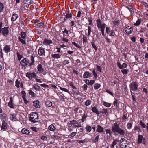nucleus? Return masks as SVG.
I'll list each match as a JSON object with an SVG mask.
<instances>
[{
  "label": "nucleus",
  "mask_w": 148,
  "mask_h": 148,
  "mask_svg": "<svg viewBox=\"0 0 148 148\" xmlns=\"http://www.w3.org/2000/svg\"><path fill=\"white\" fill-rule=\"evenodd\" d=\"M69 63V60H65L63 62V64L64 65H65L66 64H68Z\"/></svg>",
  "instance_id": "obj_64"
},
{
  "label": "nucleus",
  "mask_w": 148,
  "mask_h": 148,
  "mask_svg": "<svg viewBox=\"0 0 148 148\" xmlns=\"http://www.w3.org/2000/svg\"><path fill=\"white\" fill-rule=\"evenodd\" d=\"M140 125L141 126L144 128H145L146 126L145 125L144 123L143 122L141 121H140Z\"/></svg>",
  "instance_id": "obj_59"
},
{
  "label": "nucleus",
  "mask_w": 148,
  "mask_h": 148,
  "mask_svg": "<svg viewBox=\"0 0 148 148\" xmlns=\"http://www.w3.org/2000/svg\"><path fill=\"white\" fill-rule=\"evenodd\" d=\"M33 88L36 90H38L40 88V87L38 85L34 84L33 86Z\"/></svg>",
  "instance_id": "obj_43"
},
{
  "label": "nucleus",
  "mask_w": 148,
  "mask_h": 148,
  "mask_svg": "<svg viewBox=\"0 0 148 148\" xmlns=\"http://www.w3.org/2000/svg\"><path fill=\"white\" fill-rule=\"evenodd\" d=\"M87 117V114H85L83 116L81 121L82 122H84V121L85 120Z\"/></svg>",
  "instance_id": "obj_36"
},
{
  "label": "nucleus",
  "mask_w": 148,
  "mask_h": 148,
  "mask_svg": "<svg viewBox=\"0 0 148 148\" xmlns=\"http://www.w3.org/2000/svg\"><path fill=\"white\" fill-rule=\"evenodd\" d=\"M91 103V101L88 100H87L85 103V105L86 106L90 105Z\"/></svg>",
  "instance_id": "obj_45"
},
{
  "label": "nucleus",
  "mask_w": 148,
  "mask_h": 148,
  "mask_svg": "<svg viewBox=\"0 0 148 148\" xmlns=\"http://www.w3.org/2000/svg\"><path fill=\"white\" fill-rule=\"evenodd\" d=\"M98 28L100 27V26L102 25V24H101V21L100 19H97L96 20Z\"/></svg>",
  "instance_id": "obj_32"
},
{
  "label": "nucleus",
  "mask_w": 148,
  "mask_h": 148,
  "mask_svg": "<svg viewBox=\"0 0 148 148\" xmlns=\"http://www.w3.org/2000/svg\"><path fill=\"white\" fill-rule=\"evenodd\" d=\"M29 94L31 95L33 97H34L35 95H36L35 93L34 92H33L31 90H30L29 91Z\"/></svg>",
  "instance_id": "obj_54"
},
{
  "label": "nucleus",
  "mask_w": 148,
  "mask_h": 148,
  "mask_svg": "<svg viewBox=\"0 0 148 148\" xmlns=\"http://www.w3.org/2000/svg\"><path fill=\"white\" fill-rule=\"evenodd\" d=\"M8 106L11 108H14L13 100L12 97H11L10 98V101L8 103Z\"/></svg>",
  "instance_id": "obj_11"
},
{
  "label": "nucleus",
  "mask_w": 148,
  "mask_h": 148,
  "mask_svg": "<svg viewBox=\"0 0 148 148\" xmlns=\"http://www.w3.org/2000/svg\"><path fill=\"white\" fill-rule=\"evenodd\" d=\"M89 140L87 138H85V139L83 140H77V141L78 142V143L79 144H81V143H85L87 142Z\"/></svg>",
  "instance_id": "obj_30"
},
{
  "label": "nucleus",
  "mask_w": 148,
  "mask_h": 148,
  "mask_svg": "<svg viewBox=\"0 0 148 148\" xmlns=\"http://www.w3.org/2000/svg\"><path fill=\"white\" fill-rule=\"evenodd\" d=\"M127 70L125 69H123L121 71L123 74H126L127 73Z\"/></svg>",
  "instance_id": "obj_52"
},
{
  "label": "nucleus",
  "mask_w": 148,
  "mask_h": 148,
  "mask_svg": "<svg viewBox=\"0 0 148 148\" xmlns=\"http://www.w3.org/2000/svg\"><path fill=\"white\" fill-rule=\"evenodd\" d=\"M100 112L102 114H106L107 112V110L106 109H103Z\"/></svg>",
  "instance_id": "obj_50"
},
{
  "label": "nucleus",
  "mask_w": 148,
  "mask_h": 148,
  "mask_svg": "<svg viewBox=\"0 0 148 148\" xmlns=\"http://www.w3.org/2000/svg\"><path fill=\"white\" fill-rule=\"evenodd\" d=\"M52 42L51 40L46 39H44L43 44L45 45H48L52 43Z\"/></svg>",
  "instance_id": "obj_12"
},
{
  "label": "nucleus",
  "mask_w": 148,
  "mask_h": 148,
  "mask_svg": "<svg viewBox=\"0 0 148 148\" xmlns=\"http://www.w3.org/2000/svg\"><path fill=\"white\" fill-rule=\"evenodd\" d=\"M21 132L23 134L28 135L29 134L30 132L29 130L27 129L23 128Z\"/></svg>",
  "instance_id": "obj_22"
},
{
  "label": "nucleus",
  "mask_w": 148,
  "mask_h": 148,
  "mask_svg": "<svg viewBox=\"0 0 148 148\" xmlns=\"http://www.w3.org/2000/svg\"><path fill=\"white\" fill-rule=\"evenodd\" d=\"M99 136L97 135L95 137V139H94V142L95 143L97 142L99 140Z\"/></svg>",
  "instance_id": "obj_60"
},
{
  "label": "nucleus",
  "mask_w": 148,
  "mask_h": 148,
  "mask_svg": "<svg viewBox=\"0 0 148 148\" xmlns=\"http://www.w3.org/2000/svg\"><path fill=\"white\" fill-rule=\"evenodd\" d=\"M133 29L130 27L129 26L126 27L125 28V31L126 33L128 34H131L132 32Z\"/></svg>",
  "instance_id": "obj_7"
},
{
  "label": "nucleus",
  "mask_w": 148,
  "mask_h": 148,
  "mask_svg": "<svg viewBox=\"0 0 148 148\" xmlns=\"http://www.w3.org/2000/svg\"><path fill=\"white\" fill-rule=\"evenodd\" d=\"M20 82L18 80H16V86L18 88L19 87Z\"/></svg>",
  "instance_id": "obj_53"
},
{
  "label": "nucleus",
  "mask_w": 148,
  "mask_h": 148,
  "mask_svg": "<svg viewBox=\"0 0 148 148\" xmlns=\"http://www.w3.org/2000/svg\"><path fill=\"white\" fill-rule=\"evenodd\" d=\"M88 42L87 38L84 35H83V42L84 44H86Z\"/></svg>",
  "instance_id": "obj_34"
},
{
  "label": "nucleus",
  "mask_w": 148,
  "mask_h": 148,
  "mask_svg": "<svg viewBox=\"0 0 148 148\" xmlns=\"http://www.w3.org/2000/svg\"><path fill=\"white\" fill-rule=\"evenodd\" d=\"M26 76L28 77L30 79H32L33 77L36 78V75L34 72L31 73V72H27L26 75Z\"/></svg>",
  "instance_id": "obj_4"
},
{
  "label": "nucleus",
  "mask_w": 148,
  "mask_h": 148,
  "mask_svg": "<svg viewBox=\"0 0 148 148\" xmlns=\"http://www.w3.org/2000/svg\"><path fill=\"white\" fill-rule=\"evenodd\" d=\"M16 54L17 55V56L18 57V60H19L20 61L21 60V59L22 58V56L21 55H20V54L19 52L18 51H17L16 52Z\"/></svg>",
  "instance_id": "obj_39"
},
{
  "label": "nucleus",
  "mask_w": 148,
  "mask_h": 148,
  "mask_svg": "<svg viewBox=\"0 0 148 148\" xmlns=\"http://www.w3.org/2000/svg\"><path fill=\"white\" fill-rule=\"evenodd\" d=\"M121 142H123V143H124V145H125V147L127 146V140L123 138H122L121 140Z\"/></svg>",
  "instance_id": "obj_33"
},
{
  "label": "nucleus",
  "mask_w": 148,
  "mask_h": 148,
  "mask_svg": "<svg viewBox=\"0 0 148 148\" xmlns=\"http://www.w3.org/2000/svg\"><path fill=\"white\" fill-rule=\"evenodd\" d=\"M48 128L50 130L53 132L54 131L56 130V127L53 124H51L49 126Z\"/></svg>",
  "instance_id": "obj_21"
},
{
  "label": "nucleus",
  "mask_w": 148,
  "mask_h": 148,
  "mask_svg": "<svg viewBox=\"0 0 148 148\" xmlns=\"http://www.w3.org/2000/svg\"><path fill=\"white\" fill-rule=\"evenodd\" d=\"M91 45L92 47L95 50H97V48L96 47L95 45L93 42H91Z\"/></svg>",
  "instance_id": "obj_55"
},
{
  "label": "nucleus",
  "mask_w": 148,
  "mask_h": 148,
  "mask_svg": "<svg viewBox=\"0 0 148 148\" xmlns=\"http://www.w3.org/2000/svg\"><path fill=\"white\" fill-rule=\"evenodd\" d=\"M10 116L12 121H16L17 119L16 114H11Z\"/></svg>",
  "instance_id": "obj_24"
},
{
  "label": "nucleus",
  "mask_w": 148,
  "mask_h": 148,
  "mask_svg": "<svg viewBox=\"0 0 148 148\" xmlns=\"http://www.w3.org/2000/svg\"><path fill=\"white\" fill-rule=\"evenodd\" d=\"M143 136L142 135H139L138 139V144H140L142 142Z\"/></svg>",
  "instance_id": "obj_27"
},
{
  "label": "nucleus",
  "mask_w": 148,
  "mask_h": 148,
  "mask_svg": "<svg viewBox=\"0 0 148 148\" xmlns=\"http://www.w3.org/2000/svg\"><path fill=\"white\" fill-rule=\"evenodd\" d=\"M126 8H127L130 12L131 14L133 13L134 12V9H133L131 5H127L126 7Z\"/></svg>",
  "instance_id": "obj_25"
},
{
  "label": "nucleus",
  "mask_w": 148,
  "mask_h": 148,
  "mask_svg": "<svg viewBox=\"0 0 148 148\" xmlns=\"http://www.w3.org/2000/svg\"><path fill=\"white\" fill-rule=\"evenodd\" d=\"M97 128L96 130V131L99 133H103L104 130L103 128L100 125L97 126Z\"/></svg>",
  "instance_id": "obj_8"
},
{
  "label": "nucleus",
  "mask_w": 148,
  "mask_h": 148,
  "mask_svg": "<svg viewBox=\"0 0 148 148\" xmlns=\"http://www.w3.org/2000/svg\"><path fill=\"white\" fill-rule=\"evenodd\" d=\"M83 89L85 90H87L88 86L86 84H84L83 86Z\"/></svg>",
  "instance_id": "obj_62"
},
{
  "label": "nucleus",
  "mask_w": 148,
  "mask_h": 148,
  "mask_svg": "<svg viewBox=\"0 0 148 148\" xmlns=\"http://www.w3.org/2000/svg\"><path fill=\"white\" fill-rule=\"evenodd\" d=\"M60 89L63 91H64V92H69V90H68L67 89H66L65 88H62V87H60Z\"/></svg>",
  "instance_id": "obj_56"
},
{
  "label": "nucleus",
  "mask_w": 148,
  "mask_h": 148,
  "mask_svg": "<svg viewBox=\"0 0 148 148\" xmlns=\"http://www.w3.org/2000/svg\"><path fill=\"white\" fill-rule=\"evenodd\" d=\"M108 139L110 138L111 136L112 132L110 130L107 129L105 130Z\"/></svg>",
  "instance_id": "obj_14"
},
{
  "label": "nucleus",
  "mask_w": 148,
  "mask_h": 148,
  "mask_svg": "<svg viewBox=\"0 0 148 148\" xmlns=\"http://www.w3.org/2000/svg\"><path fill=\"white\" fill-rule=\"evenodd\" d=\"M115 34L114 30H112L111 31L109 35L110 36H114L115 35Z\"/></svg>",
  "instance_id": "obj_57"
},
{
  "label": "nucleus",
  "mask_w": 148,
  "mask_h": 148,
  "mask_svg": "<svg viewBox=\"0 0 148 148\" xmlns=\"http://www.w3.org/2000/svg\"><path fill=\"white\" fill-rule=\"evenodd\" d=\"M141 23V20L140 19L136 21V23L134 24L135 26H138Z\"/></svg>",
  "instance_id": "obj_44"
},
{
  "label": "nucleus",
  "mask_w": 148,
  "mask_h": 148,
  "mask_svg": "<svg viewBox=\"0 0 148 148\" xmlns=\"http://www.w3.org/2000/svg\"><path fill=\"white\" fill-rule=\"evenodd\" d=\"M72 43L76 47L79 48H81V47L79 45L77 44L76 43L74 42H72Z\"/></svg>",
  "instance_id": "obj_58"
},
{
  "label": "nucleus",
  "mask_w": 148,
  "mask_h": 148,
  "mask_svg": "<svg viewBox=\"0 0 148 148\" xmlns=\"http://www.w3.org/2000/svg\"><path fill=\"white\" fill-rule=\"evenodd\" d=\"M138 86L134 81L132 82L130 85V92L132 91H136L138 90Z\"/></svg>",
  "instance_id": "obj_3"
},
{
  "label": "nucleus",
  "mask_w": 148,
  "mask_h": 148,
  "mask_svg": "<svg viewBox=\"0 0 148 148\" xmlns=\"http://www.w3.org/2000/svg\"><path fill=\"white\" fill-rule=\"evenodd\" d=\"M45 51L44 48H40L38 51V54L40 56L45 55Z\"/></svg>",
  "instance_id": "obj_9"
},
{
  "label": "nucleus",
  "mask_w": 148,
  "mask_h": 148,
  "mask_svg": "<svg viewBox=\"0 0 148 148\" xmlns=\"http://www.w3.org/2000/svg\"><path fill=\"white\" fill-rule=\"evenodd\" d=\"M11 48L10 46L8 45H5L4 48L3 50L6 53H8L11 51Z\"/></svg>",
  "instance_id": "obj_10"
},
{
  "label": "nucleus",
  "mask_w": 148,
  "mask_h": 148,
  "mask_svg": "<svg viewBox=\"0 0 148 148\" xmlns=\"http://www.w3.org/2000/svg\"><path fill=\"white\" fill-rule=\"evenodd\" d=\"M21 36L23 39H24L26 37V33L25 32H22L21 33Z\"/></svg>",
  "instance_id": "obj_38"
},
{
  "label": "nucleus",
  "mask_w": 148,
  "mask_h": 148,
  "mask_svg": "<svg viewBox=\"0 0 148 148\" xmlns=\"http://www.w3.org/2000/svg\"><path fill=\"white\" fill-rule=\"evenodd\" d=\"M92 110L93 112L96 113L98 115L99 114V112L98 110V109L96 107H94L92 108Z\"/></svg>",
  "instance_id": "obj_20"
},
{
  "label": "nucleus",
  "mask_w": 148,
  "mask_h": 148,
  "mask_svg": "<svg viewBox=\"0 0 148 148\" xmlns=\"http://www.w3.org/2000/svg\"><path fill=\"white\" fill-rule=\"evenodd\" d=\"M19 41L21 42L23 44H25L26 42L23 39H22L21 37H19Z\"/></svg>",
  "instance_id": "obj_48"
},
{
  "label": "nucleus",
  "mask_w": 148,
  "mask_h": 148,
  "mask_svg": "<svg viewBox=\"0 0 148 148\" xmlns=\"http://www.w3.org/2000/svg\"><path fill=\"white\" fill-rule=\"evenodd\" d=\"M4 6L3 4L0 2V12L3 11Z\"/></svg>",
  "instance_id": "obj_41"
},
{
  "label": "nucleus",
  "mask_w": 148,
  "mask_h": 148,
  "mask_svg": "<svg viewBox=\"0 0 148 148\" xmlns=\"http://www.w3.org/2000/svg\"><path fill=\"white\" fill-rule=\"evenodd\" d=\"M8 27H4L1 29V31L0 32V33L2 34L3 35L6 36L7 35L9 31L8 30Z\"/></svg>",
  "instance_id": "obj_5"
},
{
  "label": "nucleus",
  "mask_w": 148,
  "mask_h": 148,
  "mask_svg": "<svg viewBox=\"0 0 148 148\" xmlns=\"http://www.w3.org/2000/svg\"><path fill=\"white\" fill-rule=\"evenodd\" d=\"M33 103L34 107L38 108H40L39 101L36 100L35 101H34Z\"/></svg>",
  "instance_id": "obj_19"
},
{
  "label": "nucleus",
  "mask_w": 148,
  "mask_h": 148,
  "mask_svg": "<svg viewBox=\"0 0 148 148\" xmlns=\"http://www.w3.org/2000/svg\"><path fill=\"white\" fill-rule=\"evenodd\" d=\"M106 26V25L105 24H103L102 25L100 26V27L99 28H100L101 29V31L102 32V34L103 36H104V29L105 27Z\"/></svg>",
  "instance_id": "obj_13"
},
{
  "label": "nucleus",
  "mask_w": 148,
  "mask_h": 148,
  "mask_svg": "<svg viewBox=\"0 0 148 148\" xmlns=\"http://www.w3.org/2000/svg\"><path fill=\"white\" fill-rule=\"evenodd\" d=\"M70 124L71 125H74V124H77V121L75 120H73L72 121H70Z\"/></svg>",
  "instance_id": "obj_47"
},
{
  "label": "nucleus",
  "mask_w": 148,
  "mask_h": 148,
  "mask_svg": "<svg viewBox=\"0 0 148 148\" xmlns=\"http://www.w3.org/2000/svg\"><path fill=\"white\" fill-rule=\"evenodd\" d=\"M30 117H29V119L31 121L34 123L37 122V121L34 120L37 119L38 117V114L36 112H32L30 114Z\"/></svg>",
  "instance_id": "obj_2"
},
{
  "label": "nucleus",
  "mask_w": 148,
  "mask_h": 148,
  "mask_svg": "<svg viewBox=\"0 0 148 148\" xmlns=\"http://www.w3.org/2000/svg\"><path fill=\"white\" fill-rule=\"evenodd\" d=\"M111 130L115 135L119 134L120 135H124L125 132L124 130L120 129L119 125L116 122L114 123L112 125Z\"/></svg>",
  "instance_id": "obj_1"
},
{
  "label": "nucleus",
  "mask_w": 148,
  "mask_h": 148,
  "mask_svg": "<svg viewBox=\"0 0 148 148\" xmlns=\"http://www.w3.org/2000/svg\"><path fill=\"white\" fill-rule=\"evenodd\" d=\"M7 124L6 122L3 121L2 122V125L1 127V129L3 131L5 130L7 128Z\"/></svg>",
  "instance_id": "obj_16"
},
{
  "label": "nucleus",
  "mask_w": 148,
  "mask_h": 148,
  "mask_svg": "<svg viewBox=\"0 0 148 148\" xmlns=\"http://www.w3.org/2000/svg\"><path fill=\"white\" fill-rule=\"evenodd\" d=\"M36 25L40 28L44 27V24L42 22L38 23L36 24Z\"/></svg>",
  "instance_id": "obj_31"
},
{
  "label": "nucleus",
  "mask_w": 148,
  "mask_h": 148,
  "mask_svg": "<svg viewBox=\"0 0 148 148\" xmlns=\"http://www.w3.org/2000/svg\"><path fill=\"white\" fill-rule=\"evenodd\" d=\"M37 69L40 73H42L44 70V69L42 68V65L40 64L38 65Z\"/></svg>",
  "instance_id": "obj_23"
},
{
  "label": "nucleus",
  "mask_w": 148,
  "mask_h": 148,
  "mask_svg": "<svg viewBox=\"0 0 148 148\" xmlns=\"http://www.w3.org/2000/svg\"><path fill=\"white\" fill-rule=\"evenodd\" d=\"M45 105L47 106L50 107L52 106V103L51 101L48 100L46 101Z\"/></svg>",
  "instance_id": "obj_28"
},
{
  "label": "nucleus",
  "mask_w": 148,
  "mask_h": 148,
  "mask_svg": "<svg viewBox=\"0 0 148 148\" xmlns=\"http://www.w3.org/2000/svg\"><path fill=\"white\" fill-rule=\"evenodd\" d=\"M72 15L71 13L66 14L65 15L66 18H70L72 17Z\"/></svg>",
  "instance_id": "obj_51"
},
{
  "label": "nucleus",
  "mask_w": 148,
  "mask_h": 148,
  "mask_svg": "<svg viewBox=\"0 0 148 148\" xmlns=\"http://www.w3.org/2000/svg\"><path fill=\"white\" fill-rule=\"evenodd\" d=\"M132 123H128L127 125V128L128 129H130L132 127Z\"/></svg>",
  "instance_id": "obj_46"
},
{
  "label": "nucleus",
  "mask_w": 148,
  "mask_h": 148,
  "mask_svg": "<svg viewBox=\"0 0 148 148\" xmlns=\"http://www.w3.org/2000/svg\"><path fill=\"white\" fill-rule=\"evenodd\" d=\"M31 60L32 61L31 63L29 64V65L31 66L32 65H33L34 62V58L33 56L31 57Z\"/></svg>",
  "instance_id": "obj_35"
},
{
  "label": "nucleus",
  "mask_w": 148,
  "mask_h": 148,
  "mask_svg": "<svg viewBox=\"0 0 148 148\" xmlns=\"http://www.w3.org/2000/svg\"><path fill=\"white\" fill-rule=\"evenodd\" d=\"M100 84L98 83H96L94 84V88L95 89H98L100 86Z\"/></svg>",
  "instance_id": "obj_37"
},
{
  "label": "nucleus",
  "mask_w": 148,
  "mask_h": 148,
  "mask_svg": "<svg viewBox=\"0 0 148 148\" xmlns=\"http://www.w3.org/2000/svg\"><path fill=\"white\" fill-rule=\"evenodd\" d=\"M24 3L25 6L28 8L31 3V0H24Z\"/></svg>",
  "instance_id": "obj_15"
},
{
  "label": "nucleus",
  "mask_w": 148,
  "mask_h": 148,
  "mask_svg": "<svg viewBox=\"0 0 148 148\" xmlns=\"http://www.w3.org/2000/svg\"><path fill=\"white\" fill-rule=\"evenodd\" d=\"M91 127L89 126H87L86 127V130L88 132H89L91 130Z\"/></svg>",
  "instance_id": "obj_40"
},
{
  "label": "nucleus",
  "mask_w": 148,
  "mask_h": 148,
  "mask_svg": "<svg viewBox=\"0 0 148 148\" xmlns=\"http://www.w3.org/2000/svg\"><path fill=\"white\" fill-rule=\"evenodd\" d=\"M29 60L26 58H24L20 62V64L22 66H25L27 65L29 63Z\"/></svg>",
  "instance_id": "obj_6"
},
{
  "label": "nucleus",
  "mask_w": 148,
  "mask_h": 148,
  "mask_svg": "<svg viewBox=\"0 0 148 148\" xmlns=\"http://www.w3.org/2000/svg\"><path fill=\"white\" fill-rule=\"evenodd\" d=\"M91 74L88 72H85L83 75V77L85 78H88L91 76Z\"/></svg>",
  "instance_id": "obj_18"
},
{
  "label": "nucleus",
  "mask_w": 148,
  "mask_h": 148,
  "mask_svg": "<svg viewBox=\"0 0 148 148\" xmlns=\"http://www.w3.org/2000/svg\"><path fill=\"white\" fill-rule=\"evenodd\" d=\"M103 105L106 107H109L110 106L111 104L109 103L105 102L103 103Z\"/></svg>",
  "instance_id": "obj_42"
},
{
  "label": "nucleus",
  "mask_w": 148,
  "mask_h": 148,
  "mask_svg": "<svg viewBox=\"0 0 148 148\" xmlns=\"http://www.w3.org/2000/svg\"><path fill=\"white\" fill-rule=\"evenodd\" d=\"M52 57L53 58L58 59L60 58V55L58 54H55L52 55Z\"/></svg>",
  "instance_id": "obj_29"
},
{
  "label": "nucleus",
  "mask_w": 148,
  "mask_h": 148,
  "mask_svg": "<svg viewBox=\"0 0 148 148\" xmlns=\"http://www.w3.org/2000/svg\"><path fill=\"white\" fill-rule=\"evenodd\" d=\"M18 15L17 14L14 13V14H13L12 16V17L11 18V21H15L16 20V19L18 18Z\"/></svg>",
  "instance_id": "obj_17"
},
{
  "label": "nucleus",
  "mask_w": 148,
  "mask_h": 148,
  "mask_svg": "<svg viewBox=\"0 0 148 148\" xmlns=\"http://www.w3.org/2000/svg\"><path fill=\"white\" fill-rule=\"evenodd\" d=\"M119 141L117 140H115L113 141L111 145L110 146L111 148H114V146Z\"/></svg>",
  "instance_id": "obj_26"
},
{
  "label": "nucleus",
  "mask_w": 148,
  "mask_h": 148,
  "mask_svg": "<svg viewBox=\"0 0 148 148\" xmlns=\"http://www.w3.org/2000/svg\"><path fill=\"white\" fill-rule=\"evenodd\" d=\"M70 85L72 87L73 89H76V88L75 86H74L73 85V84L72 82H71L70 83Z\"/></svg>",
  "instance_id": "obj_61"
},
{
  "label": "nucleus",
  "mask_w": 148,
  "mask_h": 148,
  "mask_svg": "<svg viewBox=\"0 0 148 148\" xmlns=\"http://www.w3.org/2000/svg\"><path fill=\"white\" fill-rule=\"evenodd\" d=\"M96 68L98 71H100V72H101V67L98 65L96 66Z\"/></svg>",
  "instance_id": "obj_63"
},
{
  "label": "nucleus",
  "mask_w": 148,
  "mask_h": 148,
  "mask_svg": "<svg viewBox=\"0 0 148 148\" xmlns=\"http://www.w3.org/2000/svg\"><path fill=\"white\" fill-rule=\"evenodd\" d=\"M120 142L121 143L120 147H121V148H126L127 146L126 147H125V145H124V143H122L121 140H120Z\"/></svg>",
  "instance_id": "obj_49"
}]
</instances>
